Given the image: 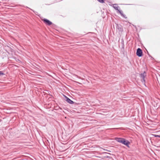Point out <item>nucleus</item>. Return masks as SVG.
<instances>
[{
  "label": "nucleus",
  "instance_id": "obj_1",
  "mask_svg": "<svg viewBox=\"0 0 160 160\" xmlns=\"http://www.w3.org/2000/svg\"><path fill=\"white\" fill-rule=\"evenodd\" d=\"M115 140L118 142L123 144L127 147H129V145L130 144V142L125 139L122 138H116Z\"/></svg>",
  "mask_w": 160,
  "mask_h": 160
},
{
  "label": "nucleus",
  "instance_id": "obj_2",
  "mask_svg": "<svg viewBox=\"0 0 160 160\" xmlns=\"http://www.w3.org/2000/svg\"><path fill=\"white\" fill-rule=\"evenodd\" d=\"M136 55L139 57H141L143 55L142 50L139 48H138L137 50Z\"/></svg>",
  "mask_w": 160,
  "mask_h": 160
},
{
  "label": "nucleus",
  "instance_id": "obj_3",
  "mask_svg": "<svg viewBox=\"0 0 160 160\" xmlns=\"http://www.w3.org/2000/svg\"><path fill=\"white\" fill-rule=\"evenodd\" d=\"M146 76V73L145 72L140 74V77L142 79V83L145 82V78Z\"/></svg>",
  "mask_w": 160,
  "mask_h": 160
},
{
  "label": "nucleus",
  "instance_id": "obj_4",
  "mask_svg": "<svg viewBox=\"0 0 160 160\" xmlns=\"http://www.w3.org/2000/svg\"><path fill=\"white\" fill-rule=\"evenodd\" d=\"M43 22L47 25L50 26L52 24V22L48 19L44 18L42 20Z\"/></svg>",
  "mask_w": 160,
  "mask_h": 160
},
{
  "label": "nucleus",
  "instance_id": "obj_5",
  "mask_svg": "<svg viewBox=\"0 0 160 160\" xmlns=\"http://www.w3.org/2000/svg\"><path fill=\"white\" fill-rule=\"evenodd\" d=\"M116 28L119 32H122L123 31V28L122 26L120 24H116Z\"/></svg>",
  "mask_w": 160,
  "mask_h": 160
},
{
  "label": "nucleus",
  "instance_id": "obj_6",
  "mask_svg": "<svg viewBox=\"0 0 160 160\" xmlns=\"http://www.w3.org/2000/svg\"><path fill=\"white\" fill-rule=\"evenodd\" d=\"M66 99V101L69 103L71 104H72L74 103V102H73L71 100L70 98H68L67 97L64 96Z\"/></svg>",
  "mask_w": 160,
  "mask_h": 160
},
{
  "label": "nucleus",
  "instance_id": "obj_7",
  "mask_svg": "<svg viewBox=\"0 0 160 160\" xmlns=\"http://www.w3.org/2000/svg\"><path fill=\"white\" fill-rule=\"evenodd\" d=\"M112 6L115 10L118 11L120 10L118 9V8H119V7L117 5V4H112Z\"/></svg>",
  "mask_w": 160,
  "mask_h": 160
},
{
  "label": "nucleus",
  "instance_id": "obj_8",
  "mask_svg": "<svg viewBox=\"0 0 160 160\" xmlns=\"http://www.w3.org/2000/svg\"><path fill=\"white\" fill-rule=\"evenodd\" d=\"M118 12L120 13V14H121V15L122 17H123L124 18H127V17H126V15L123 13V12L121 10H118Z\"/></svg>",
  "mask_w": 160,
  "mask_h": 160
},
{
  "label": "nucleus",
  "instance_id": "obj_9",
  "mask_svg": "<svg viewBox=\"0 0 160 160\" xmlns=\"http://www.w3.org/2000/svg\"><path fill=\"white\" fill-rule=\"evenodd\" d=\"M121 40V44H122V46H121L122 48L123 49H124V40L123 39H122Z\"/></svg>",
  "mask_w": 160,
  "mask_h": 160
},
{
  "label": "nucleus",
  "instance_id": "obj_10",
  "mask_svg": "<svg viewBox=\"0 0 160 160\" xmlns=\"http://www.w3.org/2000/svg\"><path fill=\"white\" fill-rule=\"evenodd\" d=\"M99 2L103 3L104 2L105 0H97Z\"/></svg>",
  "mask_w": 160,
  "mask_h": 160
},
{
  "label": "nucleus",
  "instance_id": "obj_11",
  "mask_svg": "<svg viewBox=\"0 0 160 160\" xmlns=\"http://www.w3.org/2000/svg\"><path fill=\"white\" fill-rule=\"evenodd\" d=\"M4 75V74L3 73L2 71H0V76H1L2 75Z\"/></svg>",
  "mask_w": 160,
  "mask_h": 160
},
{
  "label": "nucleus",
  "instance_id": "obj_12",
  "mask_svg": "<svg viewBox=\"0 0 160 160\" xmlns=\"http://www.w3.org/2000/svg\"><path fill=\"white\" fill-rule=\"evenodd\" d=\"M154 136L155 137H158V138H160V135H155Z\"/></svg>",
  "mask_w": 160,
  "mask_h": 160
},
{
  "label": "nucleus",
  "instance_id": "obj_13",
  "mask_svg": "<svg viewBox=\"0 0 160 160\" xmlns=\"http://www.w3.org/2000/svg\"><path fill=\"white\" fill-rule=\"evenodd\" d=\"M30 9V10H32V11H33V12H34V13L35 14H36V12H35L34 10H32V9Z\"/></svg>",
  "mask_w": 160,
  "mask_h": 160
}]
</instances>
